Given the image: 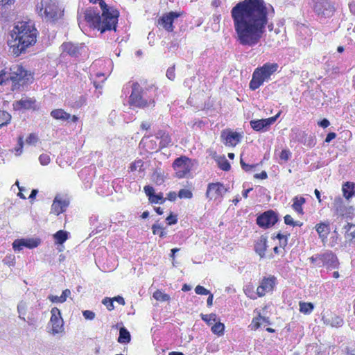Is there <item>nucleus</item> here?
<instances>
[{"mask_svg":"<svg viewBox=\"0 0 355 355\" xmlns=\"http://www.w3.org/2000/svg\"><path fill=\"white\" fill-rule=\"evenodd\" d=\"M276 284V278L274 276L263 277L260 285L257 288V295L259 297L264 296L267 293L271 292Z\"/></svg>","mask_w":355,"mask_h":355,"instance_id":"obj_14","label":"nucleus"},{"mask_svg":"<svg viewBox=\"0 0 355 355\" xmlns=\"http://www.w3.org/2000/svg\"><path fill=\"white\" fill-rule=\"evenodd\" d=\"M38 31L31 21H19L10 32L12 40L9 42L11 52L16 57L37 42Z\"/></svg>","mask_w":355,"mask_h":355,"instance_id":"obj_3","label":"nucleus"},{"mask_svg":"<svg viewBox=\"0 0 355 355\" xmlns=\"http://www.w3.org/2000/svg\"><path fill=\"white\" fill-rule=\"evenodd\" d=\"M51 318L49 324L51 329L49 332L55 336L57 334H64V320L61 315V312L57 307H53L51 310Z\"/></svg>","mask_w":355,"mask_h":355,"instance_id":"obj_9","label":"nucleus"},{"mask_svg":"<svg viewBox=\"0 0 355 355\" xmlns=\"http://www.w3.org/2000/svg\"><path fill=\"white\" fill-rule=\"evenodd\" d=\"M254 178L263 180V179H266L268 178V175H267V173L263 171L260 173L255 174Z\"/></svg>","mask_w":355,"mask_h":355,"instance_id":"obj_64","label":"nucleus"},{"mask_svg":"<svg viewBox=\"0 0 355 355\" xmlns=\"http://www.w3.org/2000/svg\"><path fill=\"white\" fill-rule=\"evenodd\" d=\"M183 12L174 11L164 13L157 19V26L162 27L167 32H173L175 28V26L173 25L174 20L183 15Z\"/></svg>","mask_w":355,"mask_h":355,"instance_id":"obj_10","label":"nucleus"},{"mask_svg":"<svg viewBox=\"0 0 355 355\" xmlns=\"http://www.w3.org/2000/svg\"><path fill=\"white\" fill-rule=\"evenodd\" d=\"M313 10L318 15H325L328 10L333 11L334 8L327 0H312Z\"/></svg>","mask_w":355,"mask_h":355,"instance_id":"obj_17","label":"nucleus"},{"mask_svg":"<svg viewBox=\"0 0 355 355\" xmlns=\"http://www.w3.org/2000/svg\"><path fill=\"white\" fill-rule=\"evenodd\" d=\"M40 162L42 165H47L50 163L51 158L50 156L47 154H42L39 157Z\"/></svg>","mask_w":355,"mask_h":355,"instance_id":"obj_46","label":"nucleus"},{"mask_svg":"<svg viewBox=\"0 0 355 355\" xmlns=\"http://www.w3.org/2000/svg\"><path fill=\"white\" fill-rule=\"evenodd\" d=\"M11 116L6 111L0 110V128L6 125L10 121Z\"/></svg>","mask_w":355,"mask_h":355,"instance_id":"obj_35","label":"nucleus"},{"mask_svg":"<svg viewBox=\"0 0 355 355\" xmlns=\"http://www.w3.org/2000/svg\"><path fill=\"white\" fill-rule=\"evenodd\" d=\"M36 101L32 98H21V100L16 102V105L19 108H23L26 110H35L36 109Z\"/></svg>","mask_w":355,"mask_h":355,"instance_id":"obj_26","label":"nucleus"},{"mask_svg":"<svg viewBox=\"0 0 355 355\" xmlns=\"http://www.w3.org/2000/svg\"><path fill=\"white\" fill-rule=\"evenodd\" d=\"M153 297L160 302H166L170 300V296L167 294L163 293L159 290L156 291L153 293Z\"/></svg>","mask_w":355,"mask_h":355,"instance_id":"obj_37","label":"nucleus"},{"mask_svg":"<svg viewBox=\"0 0 355 355\" xmlns=\"http://www.w3.org/2000/svg\"><path fill=\"white\" fill-rule=\"evenodd\" d=\"M334 228L333 226L331 227L330 223H318L315 226L316 231L323 241Z\"/></svg>","mask_w":355,"mask_h":355,"instance_id":"obj_25","label":"nucleus"},{"mask_svg":"<svg viewBox=\"0 0 355 355\" xmlns=\"http://www.w3.org/2000/svg\"><path fill=\"white\" fill-rule=\"evenodd\" d=\"M62 53L71 57H78L80 54V49L78 45L72 42H64L62 44Z\"/></svg>","mask_w":355,"mask_h":355,"instance_id":"obj_22","label":"nucleus"},{"mask_svg":"<svg viewBox=\"0 0 355 355\" xmlns=\"http://www.w3.org/2000/svg\"><path fill=\"white\" fill-rule=\"evenodd\" d=\"M320 265L326 267L328 270H333L338 268L339 261L334 253L327 250L321 253Z\"/></svg>","mask_w":355,"mask_h":355,"instance_id":"obj_13","label":"nucleus"},{"mask_svg":"<svg viewBox=\"0 0 355 355\" xmlns=\"http://www.w3.org/2000/svg\"><path fill=\"white\" fill-rule=\"evenodd\" d=\"M17 185L18 186V188H19V193H18V196L22 198V199H26V196L25 194H23V192H26V189H24V187H21L19 186V183L18 182H17Z\"/></svg>","mask_w":355,"mask_h":355,"instance_id":"obj_60","label":"nucleus"},{"mask_svg":"<svg viewBox=\"0 0 355 355\" xmlns=\"http://www.w3.org/2000/svg\"><path fill=\"white\" fill-rule=\"evenodd\" d=\"M157 96V88L149 87L143 89L137 82H135L132 85L128 103L130 107L141 109L154 107Z\"/></svg>","mask_w":355,"mask_h":355,"instance_id":"obj_5","label":"nucleus"},{"mask_svg":"<svg viewBox=\"0 0 355 355\" xmlns=\"http://www.w3.org/2000/svg\"><path fill=\"white\" fill-rule=\"evenodd\" d=\"M83 315L84 318L87 320H92L95 318V313L89 310H85L83 311Z\"/></svg>","mask_w":355,"mask_h":355,"instance_id":"obj_54","label":"nucleus"},{"mask_svg":"<svg viewBox=\"0 0 355 355\" xmlns=\"http://www.w3.org/2000/svg\"><path fill=\"white\" fill-rule=\"evenodd\" d=\"M167 78L171 80H173L175 78V67H169L166 73Z\"/></svg>","mask_w":355,"mask_h":355,"instance_id":"obj_51","label":"nucleus"},{"mask_svg":"<svg viewBox=\"0 0 355 355\" xmlns=\"http://www.w3.org/2000/svg\"><path fill=\"white\" fill-rule=\"evenodd\" d=\"M3 263L9 266H13L15 265V256L12 254L7 255L3 260Z\"/></svg>","mask_w":355,"mask_h":355,"instance_id":"obj_47","label":"nucleus"},{"mask_svg":"<svg viewBox=\"0 0 355 355\" xmlns=\"http://www.w3.org/2000/svg\"><path fill=\"white\" fill-rule=\"evenodd\" d=\"M322 320L324 324L336 328L340 327L344 324L343 319L334 313L324 314L322 316Z\"/></svg>","mask_w":355,"mask_h":355,"instance_id":"obj_20","label":"nucleus"},{"mask_svg":"<svg viewBox=\"0 0 355 355\" xmlns=\"http://www.w3.org/2000/svg\"><path fill=\"white\" fill-rule=\"evenodd\" d=\"M276 238L279 239V246L281 248H284L287 245L288 241H287L286 236L283 235V234L279 233L277 235Z\"/></svg>","mask_w":355,"mask_h":355,"instance_id":"obj_48","label":"nucleus"},{"mask_svg":"<svg viewBox=\"0 0 355 355\" xmlns=\"http://www.w3.org/2000/svg\"><path fill=\"white\" fill-rule=\"evenodd\" d=\"M221 138L225 146L234 147L240 142L241 135L231 130H225L221 132Z\"/></svg>","mask_w":355,"mask_h":355,"instance_id":"obj_15","label":"nucleus"},{"mask_svg":"<svg viewBox=\"0 0 355 355\" xmlns=\"http://www.w3.org/2000/svg\"><path fill=\"white\" fill-rule=\"evenodd\" d=\"M102 303L106 306L109 311L114 309L113 300L112 299L105 297L103 300Z\"/></svg>","mask_w":355,"mask_h":355,"instance_id":"obj_49","label":"nucleus"},{"mask_svg":"<svg viewBox=\"0 0 355 355\" xmlns=\"http://www.w3.org/2000/svg\"><path fill=\"white\" fill-rule=\"evenodd\" d=\"M144 190L146 196H148L149 199L151 198L152 196H153V194L155 193V190L153 187L149 185L145 186Z\"/></svg>","mask_w":355,"mask_h":355,"instance_id":"obj_53","label":"nucleus"},{"mask_svg":"<svg viewBox=\"0 0 355 355\" xmlns=\"http://www.w3.org/2000/svg\"><path fill=\"white\" fill-rule=\"evenodd\" d=\"M193 166L192 159L184 155L176 158L172 164L175 175L179 179L187 178L191 173Z\"/></svg>","mask_w":355,"mask_h":355,"instance_id":"obj_8","label":"nucleus"},{"mask_svg":"<svg viewBox=\"0 0 355 355\" xmlns=\"http://www.w3.org/2000/svg\"><path fill=\"white\" fill-rule=\"evenodd\" d=\"M245 294L251 299H256V296L254 294L253 286L252 285L246 286L244 289Z\"/></svg>","mask_w":355,"mask_h":355,"instance_id":"obj_45","label":"nucleus"},{"mask_svg":"<svg viewBox=\"0 0 355 355\" xmlns=\"http://www.w3.org/2000/svg\"><path fill=\"white\" fill-rule=\"evenodd\" d=\"M130 332L125 327H121L118 342L123 344L128 343L130 341Z\"/></svg>","mask_w":355,"mask_h":355,"instance_id":"obj_31","label":"nucleus"},{"mask_svg":"<svg viewBox=\"0 0 355 355\" xmlns=\"http://www.w3.org/2000/svg\"><path fill=\"white\" fill-rule=\"evenodd\" d=\"M71 295V291L69 289H65L63 291L61 298H63L64 301L67 300V298Z\"/></svg>","mask_w":355,"mask_h":355,"instance_id":"obj_63","label":"nucleus"},{"mask_svg":"<svg viewBox=\"0 0 355 355\" xmlns=\"http://www.w3.org/2000/svg\"><path fill=\"white\" fill-rule=\"evenodd\" d=\"M277 214L272 210H268L257 216L256 222H278Z\"/></svg>","mask_w":355,"mask_h":355,"instance_id":"obj_23","label":"nucleus"},{"mask_svg":"<svg viewBox=\"0 0 355 355\" xmlns=\"http://www.w3.org/2000/svg\"><path fill=\"white\" fill-rule=\"evenodd\" d=\"M264 0H243L230 11L234 29V38L241 46L252 47L258 44L268 24L270 11Z\"/></svg>","mask_w":355,"mask_h":355,"instance_id":"obj_1","label":"nucleus"},{"mask_svg":"<svg viewBox=\"0 0 355 355\" xmlns=\"http://www.w3.org/2000/svg\"><path fill=\"white\" fill-rule=\"evenodd\" d=\"M259 320H260V318L259 316L252 320V322L251 324L252 329L256 330L261 326Z\"/></svg>","mask_w":355,"mask_h":355,"instance_id":"obj_58","label":"nucleus"},{"mask_svg":"<svg viewBox=\"0 0 355 355\" xmlns=\"http://www.w3.org/2000/svg\"><path fill=\"white\" fill-rule=\"evenodd\" d=\"M39 140L38 136L35 133H31L26 138V142L29 145H35Z\"/></svg>","mask_w":355,"mask_h":355,"instance_id":"obj_43","label":"nucleus"},{"mask_svg":"<svg viewBox=\"0 0 355 355\" xmlns=\"http://www.w3.org/2000/svg\"><path fill=\"white\" fill-rule=\"evenodd\" d=\"M155 138L159 141V148L163 149L173 145V141L170 133L165 130H158L155 135Z\"/></svg>","mask_w":355,"mask_h":355,"instance_id":"obj_18","label":"nucleus"},{"mask_svg":"<svg viewBox=\"0 0 355 355\" xmlns=\"http://www.w3.org/2000/svg\"><path fill=\"white\" fill-rule=\"evenodd\" d=\"M40 16L46 20L54 21L60 15V10L57 3L54 0H41L36 6Z\"/></svg>","mask_w":355,"mask_h":355,"instance_id":"obj_7","label":"nucleus"},{"mask_svg":"<svg viewBox=\"0 0 355 355\" xmlns=\"http://www.w3.org/2000/svg\"><path fill=\"white\" fill-rule=\"evenodd\" d=\"M334 231L331 233V236L330 239V243L329 245L331 247H334L336 244L338 243V241H340V237L338 236V234L336 232V227L334 228Z\"/></svg>","mask_w":355,"mask_h":355,"instance_id":"obj_41","label":"nucleus"},{"mask_svg":"<svg viewBox=\"0 0 355 355\" xmlns=\"http://www.w3.org/2000/svg\"><path fill=\"white\" fill-rule=\"evenodd\" d=\"M278 69L279 64L275 62H266L262 66L256 68L252 73L249 88L252 91L257 89L264 82L270 80L271 76L278 71Z\"/></svg>","mask_w":355,"mask_h":355,"instance_id":"obj_6","label":"nucleus"},{"mask_svg":"<svg viewBox=\"0 0 355 355\" xmlns=\"http://www.w3.org/2000/svg\"><path fill=\"white\" fill-rule=\"evenodd\" d=\"M310 260L311 263H315L316 265L321 266L320 265V260H321V253L320 254H316L311 257H310Z\"/></svg>","mask_w":355,"mask_h":355,"instance_id":"obj_55","label":"nucleus"},{"mask_svg":"<svg viewBox=\"0 0 355 355\" xmlns=\"http://www.w3.org/2000/svg\"><path fill=\"white\" fill-rule=\"evenodd\" d=\"M355 184L352 182H346L343 184L342 191L343 196L349 200L355 195Z\"/></svg>","mask_w":355,"mask_h":355,"instance_id":"obj_27","label":"nucleus"},{"mask_svg":"<svg viewBox=\"0 0 355 355\" xmlns=\"http://www.w3.org/2000/svg\"><path fill=\"white\" fill-rule=\"evenodd\" d=\"M69 232L64 230H59L55 234H53V238L55 239V243L56 244L62 245L68 239Z\"/></svg>","mask_w":355,"mask_h":355,"instance_id":"obj_30","label":"nucleus"},{"mask_svg":"<svg viewBox=\"0 0 355 355\" xmlns=\"http://www.w3.org/2000/svg\"><path fill=\"white\" fill-rule=\"evenodd\" d=\"M26 305L24 302H21L17 306V311L19 313V318L23 320H26L24 315L26 314Z\"/></svg>","mask_w":355,"mask_h":355,"instance_id":"obj_42","label":"nucleus"},{"mask_svg":"<svg viewBox=\"0 0 355 355\" xmlns=\"http://www.w3.org/2000/svg\"><path fill=\"white\" fill-rule=\"evenodd\" d=\"M178 197V193L175 191H170L166 195V199L170 201H175Z\"/></svg>","mask_w":355,"mask_h":355,"instance_id":"obj_59","label":"nucleus"},{"mask_svg":"<svg viewBox=\"0 0 355 355\" xmlns=\"http://www.w3.org/2000/svg\"><path fill=\"white\" fill-rule=\"evenodd\" d=\"M33 80V73L26 70L21 64H14L8 69L0 71V85L11 82V90L13 92L31 84Z\"/></svg>","mask_w":355,"mask_h":355,"instance_id":"obj_4","label":"nucleus"},{"mask_svg":"<svg viewBox=\"0 0 355 355\" xmlns=\"http://www.w3.org/2000/svg\"><path fill=\"white\" fill-rule=\"evenodd\" d=\"M336 137V134L335 132H329L327 134L324 141L326 143H329L331 140L334 139Z\"/></svg>","mask_w":355,"mask_h":355,"instance_id":"obj_61","label":"nucleus"},{"mask_svg":"<svg viewBox=\"0 0 355 355\" xmlns=\"http://www.w3.org/2000/svg\"><path fill=\"white\" fill-rule=\"evenodd\" d=\"M291 156V153L288 149H284L282 150L279 155V158L284 162H287Z\"/></svg>","mask_w":355,"mask_h":355,"instance_id":"obj_44","label":"nucleus"},{"mask_svg":"<svg viewBox=\"0 0 355 355\" xmlns=\"http://www.w3.org/2000/svg\"><path fill=\"white\" fill-rule=\"evenodd\" d=\"M219 168L224 171H229L231 168L230 162L225 156H220L216 159Z\"/></svg>","mask_w":355,"mask_h":355,"instance_id":"obj_32","label":"nucleus"},{"mask_svg":"<svg viewBox=\"0 0 355 355\" xmlns=\"http://www.w3.org/2000/svg\"><path fill=\"white\" fill-rule=\"evenodd\" d=\"M152 230L154 234H158L160 237H163L166 234L164 231V227L159 223H154L152 226Z\"/></svg>","mask_w":355,"mask_h":355,"instance_id":"obj_39","label":"nucleus"},{"mask_svg":"<svg viewBox=\"0 0 355 355\" xmlns=\"http://www.w3.org/2000/svg\"><path fill=\"white\" fill-rule=\"evenodd\" d=\"M70 204L68 195L57 194L53 201L51 213L56 216L64 213Z\"/></svg>","mask_w":355,"mask_h":355,"instance_id":"obj_12","label":"nucleus"},{"mask_svg":"<svg viewBox=\"0 0 355 355\" xmlns=\"http://www.w3.org/2000/svg\"><path fill=\"white\" fill-rule=\"evenodd\" d=\"M225 325L218 322H216L211 327V331L214 334L222 336L224 333Z\"/></svg>","mask_w":355,"mask_h":355,"instance_id":"obj_36","label":"nucleus"},{"mask_svg":"<svg viewBox=\"0 0 355 355\" xmlns=\"http://www.w3.org/2000/svg\"><path fill=\"white\" fill-rule=\"evenodd\" d=\"M293 209L300 215L304 214L302 205L305 203L306 200L302 196H295L293 199Z\"/></svg>","mask_w":355,"mask_h":355,"instance_id":"obj_28","label":"nucleus"},{"mask_svg":"<svg viewBox=\"0 0 355 355\" xmlns=\"http://www.w3.org/2000/svg\"><path fill=\"white\" fill-rule=\"evenodd\" d=\"M51 116L56 120L68 121L71 119L73 122H76L78 120V118L76 115L71 116L69 113L61 108L53 110L51 112Z\"/></svg>","mask_w":355,"mask_h":355,"instance_id":"obj_21","label":"nucleus"},{"mask_svg":"<svg viewBox=\"0 0 355 355\" xmlns=\"http://www.w3.org/2000/svg\"><path fill=\"white\" fill-rule=\"evenodd\" d=\"M227 191L225 185L219 182H211L207 184L206 197L209 200H221L223 195Z\"/></svg>","mask_w":355,"mask_h":355,"instance_id":"obj_11","label":"nucleus"},{"mask_svg":"<svg viewBox=\"0 0 355 355\" xmlns=\"http://www.w3.org/2000/svg\"><path fill=\"white\" fill-rule=\"evenodd\" d=\"M267 248V239L266 236H261L256 242L254 245L255 252L261 258L265 257V252Z\"/></svg>","mask_w":355,"mask_h":355,"instance_id":"obj_24","label":"nucleus"},{"mask_svg":"<svg viewBox=\"0 0 355 355\" xmlns=\"http://www.w3.org/2000/svg\"><path fill=\"white\" fill-rule=\"evenodd\" d=\"M216 315L215 313L211 314H201V318L206 322L208 324H211L212 322L216 321Z\"/></svg>","mask_w":355,"mask_h":355,"instance_id":"obj_40","label":"nucleus"},{"mask_svg":"<svg viewBox=\"0 0 355 355\" xmlns=\"http://www.w3.org/2000/svg\"><path fill=\"white\" fill-rule=\"evenodd\" d=\"M163 199L162 194H153L151 198H150V201L153 203H159Z\"/></svg>","mask_w":355,"mask_h":355,"instance_id":"obj_57","label":"nucleus"},{"mask_svg":"<svg viewBox=\"0 0 355 355\" xmlns=\"http://www.w3.org/2000/svg\"><path fill=\"white\" fill-rule=\"evenodd\" d=\"M240 164H241V168H242L245 171H251L253 168H254V167L256 166V165H250V164H246L245 162H243V159H242V158H241Z\"/></svg>","mask_w":355,"mask_h":355,"instance_id":"obj_56","label":"nucleus"},{"mask_svg":"<svg viewBox=\"0 0 355 355\" xmlns=\"http://www.w3.org/2000/svg\"><path fill=\"white\" fill-rule=\"evenodd\" d=\"M195 292L198 295H208L210 293L209 290L200 285L196 287Z\"/></svg>","mask_w":355,"mask_h":355,"instance_id":"obj_50","label":"nucleus"},{"mask_svg":"<svg viewBox=\"0 0 355 355\" xmlns=\"http://www.w3.org/2000/svg\"><path fill=\"white\" fill-rule=\"evenodd\" d=\"M48 299L53 303H63V302H64L63 298H61V296L58 297L57 295H49Z\"/></svg>","mask_w":355,"mask_h":355,"instance_id":"obj_52","label":"nucleus"},{"mask_svg":"<svg viewBox=\"0 0 355 355\" xmlns=\"http://www.w3.org/2000/svg\"><path fill=\"white\" fill-rule=\"evenodd\" d=\"M314 306L311 302H300V311L304 314H309L313 310Z\"/></svg>","mask_w":355,"mask_h":355,"instance_id":"obj_33","label":"nucleus"},{"mask_svg":"<svg viewBox=\"0 0 355 355\" xmlns=\"http://www.w3.org/2000/svg\"><path fill=\"white\" fill-rule=\"evenodd\" d=\"M143 166H144V162L141 159H139L135 160L133 162H132L130 164V170L132 172L136 171L138 169L141 170V168L143 167Z\"/></svg>","mask_w":355,"mask_h":355,"instance_id":"obj_38","label":"nucleus"},{"mask_svg":"<svg viewBox=\"0 0 355 355\" xmlns=\"http://www.w3.org/2000/svg\"><path fill=\"white\" fill-rule=\"evenodd\" d=\"M318 125L323 128H327L329 125H330V123L328 119H323L322 120L318 122Z\"/></svg>","mask_w":355,"mask_h":355,"instance_id":"obj_62","label":"nucleus"},{"mask_svg":"<svg viewBox=\"0 0 355 355\" xmlns=\"http://www.w3.org/2000/svg\"><path fill=\"white\" fill-rule=\"evenodd\" d=\"M354 209L353 207H346L340 205L336 208V213L341 216H346L347 218H352L354 215Z\"/></svg>","mask_w":355,"mask_h":355,"instance_id":"obj_29","label":"nucleus"},{"mask_svg":"<svg viewBox=\"0 0 355 355\" xmlns=\"http://www.w3.org/2000/svg\"><path fill=\"white\" fill-rule=\"evenodd\" d=\"M40 241L39 239H17L12 243V248L15 251H19L23 247L28 248H34L38 246Z\"/></svg>","mask_w":355,"mask_h":355,"instance_id":"obj_19","label":"nucleus"},{"mask_svg":"<svg viewBox=\"0 0 355 355\" xmlns=\"http://www.w3.org/2000/svg\"><path fill=\"white\" fill-rule=\"evenodd\" d=\"M92 3H98L101 14L94 7H89L84 12V19L89 28L97 30L101 33L106 31H116L119 11L114 7L108 6L104 0H88Z\"/></svg>","mask_w":355,"mask_h":355,"instance_id":"obj_2","label":"nucleus"},{"mask_svg":"<svg viewBox=\"0 0 355 355\" xmlns=\"http://www.w3.org/2000/svg\"><path fill=\"white\" fill-rule=\"evenodd\" d=\"M279 115L280 112L274 116H271L267 119L252 120L250 122V126L255 131L263 130L264 128L269 127L271 124L275 123Z\"/></svg>","mask_w":355,"mask_h":355,"instance_id":"obj_16","label":"nucleus"},{"mask_svg":"<svg viewBox=\"0 0 355 355\" xmlns=\"http://www.w3.org/2000/svg\"><path fill=\"white\" fill-rule=\"evenodd\" d=\"M178 196L180 199H191L193 196V189H182L178 191Z\"/></svg>","mask_w":355,"mask_h":355,"instance_id":"obj_34","label":"nucleus"}]
</instances>
